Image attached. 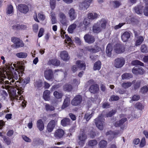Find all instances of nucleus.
Wrapping results in <instances>:
<instances>
[{"instance_id": "nucleus-55", "label": "nucleus", "mask_w": 148, "mask_h": 148, "mask_svg": "<svg viewBox=\"0 0 148 148\" xmlns=\"http://www.w3.org/2000/svg\"><path fill=\"white\" fill-rule=\"evenodd\" d=\"M148 92V88L146 86H144L141 88V92L144 94Z\"/></svg>"}, {"instance_id": "nucleus-37", "label": "nucleus", "mask_w": 148, "mask_h": 148, "mask_svg": "<svg viewBox=\"0 0 148 148\" xmlns=\"http://www.w3.org/2000/svg\"><path fill=\"white\" fill-rule=\"evenodd\" d=\"M16 56L19 58H25L27 56V53L25 52H20L16 53Z\"/></svg>"}, {"instance_id": "nucleus-20", "label": "nucleus", "mask_w": 148, "mask_h": 148, "mask_svg": "<svg viewBox=\"0 0 148 148\" xmlns=\"http://www.w3.org/2000/svg\"><path fill=\"white\" fill-rule=\"evenodd\" d=\"M37 127L40 131H42L44 128V125L41 119H39L37 121Z\"/></svg>"}, {"instance_id": "nucleus-46", "label": "nucleus", "mask_w": 148, "mask_h": 148, "mask_svg": "<svg viewBox=\"0 0 148 148\" xmlns=\"http://www.w3.org/2000/svg\"><path fill=\"white\" fill-rule=\"evenodd\" d=\"M101 27V29H104L106 27L107 21L105 19H102L100 21Z\"/></svg>"}, {"instance_id": "nucleus-30", "label": "nucleus", "mask_w": 148, "mask_h": 148, "mask_svg": "<svg viewBox=\"0 0 148 148\" xmlns=\"http://www.w3.org/2000/svg\"><path fill=\"white\" fill-rule=\"evenodd\" d=\"M127 120V119L126 118H124L116 122L114 125L116 127H119L122 125Z\"/></svg>"}, {"instance_id": "nucleus-49", "label": "nucleus", "mask_w": 148, "mask_h": 148, "mask_svg": "<svg viewBox=\"0 0 148 148\" xmlns=\"http://www.w3.org/2000/svg\"><path fill=\"white\" fill-rule=\"evenodd\" d=\"M53 95L57 99H60L62 96V94L61 93H59L57 91H55L53 93Z\"/></svg>"}, {"instance_id": "nucleus-17", "label": "nucleus", "mask_w": 148, "mask_h": 148, "mask_svg": "<svg viewBox=\"0 0 148 148\" xmlns=\"http://www.w3.org/2000/svg\"><path fill=\"white\" fill-rule=\"evenodd\" d=\"M85 42L89 44L93 43L95 41V38L94 36L89 34H86L84 37Z\"/></svg>"}, {"instance_id": "nucleus-6", "label": "nucleus", "mask_w": 148, "mask_h": 148, "mask_svg": "<svg viewBox=\"0 0 148 148\" xmlns=\"http://www.w3.org/2000/svg\"><path fill=\"white\" fill-rule=\"evenodd\" d=\"M125 63V60L123 58H118L114 60V65L116 68L122 67Z\"/></svg>"}, {"instance_id": "nucleus-35", "label": "nucleus", "mask_w": 148, "mask_h": 148, "mask_svg": "<svg viewBox=\"0 0 148 148\" xmlns=\"http://www.w3.org/2000/svg\"><path fill=\"white\" fill-rule=\"evenodd\" d=\"M13 7L12 5H8L6 9V13L7 14H10L14 12Z\"/></svg>"}, {"instance_id": "nucleus-60", "label": "nucleus", "mask_w": 148, "mask_h": 148, "mask_svg": "<svg viewBox=\"0 0 148 148\" xmlns=\"http://www.w3.org/2000/svg\"><path fill=\"white\" fill-rule=\"evenodd\" d=\"M17 30L24 29L26 28V27L24 25L18 24H17Z\"/></svg>"}, {"instance_id": "nucleus-32", "label": "nucleus", "mask_w": 148, "mask_h": 148, "mask_svg": "<svg viewBox=\"0 0 148 148\" xmlns=\"http://www.w3.org/2000/svg\"><path fill=\"white\" fill-rule=\"evenodd\" d=\"M97 14L96 13H89L88 14V18L90 20H92L97 18Z\"/></svg>"}, {"instance_id": "nucleus-59", "label": "nucleus", "mask_w": 148, "mask_h": 148, "mask_svg": "<svg viewBox=\"0 0 148 148\" xmlns=\"http://www.w3.org/2000/svg\"><path fill=\"white\" fill-rule=\"evenodd\" d=\"M119 97L118 96L113 95L110 97V99L112 101H117L119 99Z\"/></svg>"}, {"instance_id": "nucleus-36", "label": "nucleus", "mask_w": 148, "mask_h": 148, "mask_svg": "<svg viewBox=\"0 0 148 148\" xmlns=\"http://www.w3.org/2000/svg\"><path fill=\"white\" fill-rule=\"evenodd\" d=\"M144 2L145 3V6L143 13L145 16H148V0H145Z\"/></svg>"}, {"instance_id": "nucleus-41", "label": "nucleus", "mask_w": 148, "mask_h": 148, "mask_svg": "<svg viewBox=\"0 0 148 148\" xmlns=\"http://www.w3.org/2000/svg\"><path fill=\"white\" fill-rule=\"evenodd\" d=\"M77 25L75 24H73L70 25L68 28V31L70 33H72L74 29H75Z\"/></svg>"}, {"instance_id": "nucleus-15", "label": "nucleus", "mask_w": 148, "mask_h": 148, "mask_svg": "<svg viewBox=\"0 0 148 148\" xmlns=\"http://www.w3.org/2000/svg\"><path fill=\"white\" fill-rule=\"evenodd\" d=\"M114 50L115 52L118 53H121L125 51V48L122 45L117 44L115 46Z\"/></svg>"}, {"instance_id": "nucleus-63", "label": "nucleus", "mask_w": 148, "mask_h": 148, "mask_svg": "<svg viewBox=\"0 0 148 148\" xmlns=\"http://www.w3.org/2000/svg\"><path fill=\"white\" fill-rule=\"evenodd\" d=\"M125 23H120L119 25L115 26L114 28L115 29H117L120 28Z\"/></svg>"}, {"instance_id": "nucleus-50", "label": "nucleus", "mask_w": 148, "mask_h": 148, "mask_svg": "<svg viewBox=\"0 0 148 148\" xmlns=\"http://www.w3.org/2000/svg\"><path fill=\"white\" fill-rule=\"evenodd\" d=\"M141 51L144 53H147L148 52V50L145 44L142 45L140 48Z\"/></svg>"}, {"instance_id": "nucleus-31", "label": "nucleus", "mask_w": 148, "mask_h": 148, "mask_svg": "<svg viewBox=\"0 0 148 148\" xmlns=\"http://www.w3.org/2000/svg\"><path fill=\"white\" fill-rule=\"evenodd\" d=\"M48 63L50 65L52 64L54 66H58L60 64V62L57 59H54L49 60Z\"/></svg>"}, {"instance_id": "nucleus-45", "label": "nucleus", "mask_w": 148, "mask_h": 148, "mask_svg": "<svg viewBox=\"0 0 148 148\" xmlns=\"http://www.w3.org/2000/svg\"><path fill=\"white\" fill-rule=\"evenodd\" d=\"M132 77V76L131 74L125 73L122 75V78L123 79H128Z\"/></svg>"}, {"instance_id": "nucleus-13", "label": "nucleus", "mask_w": 148, "mask_h": 148, "mask_svg": "<svg viewBox=\"0 0 148 148\" xmlns=\"http://www.w3.org/2000/svg\"><path fill=\"white\" fill-rule=\"evenodd\" d=\"M132 72L135 75L143 74L145 72L144 70L140 67L135 66L132 70Z\"/></svg>"}, {"instance_id": "nucleus-1", "label": "nucleus", "mask_w": 148, "mask_h": 148, "mask_svg": "<svg viewBox=\"0 0 148 148\" xmlns=\"http://www.w3.org/2000/svg\"><path fill=\"white\" fill-rule=\"evenodd\" d=\"M8 69L7 71H5V74L7 76L8 79L6 82V84L18 86V88H17L18 90V93H23L24 92V85L29 82V79L27 77L22 79L20 82L16 81L15 82L14 79L16 80L18 77H21L22 76L25 69L24 66L15 64H12L8 66Z\"/></svg>"}, {"instance_id": "nucleus-56", "label": "nucleus", "mask_w": 148, "mask_h": 148, "mask_svg": "<svg viewBox=\"0 0 148 148\" xmlns=\"http://www.w3.org/2000/svg\"><path fill=\"white\" fill-rule=\"evenodd\" d=\"M135 107L139 110H142L143 108L142 104L139 103H136L135 105Z\"/></svg>"}, {"instance_id": "nucleus-54", "label": "nucleus", "mask_w": 148, "mask_h": 148, "mask_svg": "<svg viewBox=\"0 0 148 148\" xmlns=\"http://www.w3.org/2000/svg\"><path fill=\"white\" fill-rule=\"evenodd\" d=\"M116 112L114 110H112L106 114V117H110L112 116Z\"/></svg>"}, {"instance_id": "nucleus-26", "label": "nucleus", "mask_w": 148, "mask_h": 148, "mask_svg": "<svg viewBox=\"0 0 148 148\" xmlns=\"http://www.w3.org/2000/svg\"><path fill=\"white\" fill-rule=\"evenodd\" d=\"M101 66V63L100 60H98L94 64L93 69L94 71L99 70Z\"/></svg>"}, {"instance_id": "nucleus-43", "label": "nucleus", "mask_w": 148, "mask_h": 148, "mask_svg": "<svg viewBox=\"0 0 148 148\" xmlns=\"http://www.w3.org/2000/svg\"><path fill=\"white\" fill-rule=\"evenodd\" d=\"M45 108L46 111H52L55 109V108L53 106L49 104H46L45 106Z\"/></svg>"}, {"instance_id": "nucleus-52", "label": "nucleus", "mask_w": 148, "mask_h": 148, "mask_svg": "<svg viewBox=\"0 0 148 148\" xmlns=\"http://www.w3.org/2000/svg\"><path fill=\"white\" fill-rule=\"evenodd\" d=\"M50 4L51 8L52 10L54 9L56 7V1H54L52 0H50Z\"/></svg>"}, {"instance_id": "nucleus-14", "label": "nucleus", "mask_w": 148, "mask_h": 148, "mask_svg": "<svg viewBox=\"0 0 148 148\" xmlns=\"http://www.w3.org/2000/svg\"><path fill=\"white\" fill-rule=\"evenodd\" d=\"M78 138L80 140L78 143L79 145L83 146L84 144L85 141L87 139V136L84 132H82L79 136Z\"/></svg>"}, {"instance_id": "nucleus-42", "label": "nucleus", "mask_w": 148, "mask_h": 148, "mask_svg": "<svg viewBox=\"0 0 148 148\" xmlns=\"http://www.w3.org/2000/svg\"><path fill=\"white\" fill-rule=\"evenodd\" d=\"M119 134V132H113L112 131H110L106 133V135H110L113 138H114L116 137Z\"/></svg>"}, {"instance_id": "nucleus-48", "label": "nucleus", "mask_w": 148, "mask_h": 148, "mask_svg": "<svg viewBox=\"0 0 148 148\" xmlns=\"http://www.w3.org/2000/svg\"><path fill=\"white\" fill-rule=\"evenodd\" d=\"M132 64L133 65H139L141 66L143 65V63L138 60H135L132 61Z\"/></svg>"}, {"instance_id": "nucleus-47", "label": "nucleus", "mask_w": 148, "mask_h": 148, "mask_svg": "<svg viewBox=\"0 0 148 148\" xmlns=\"http://www.w3.org/2000/svg\"><path fill=\"white\" fill-rule=\"evenodd\" d=\"M144 40L143 37L142 36H140L137 38L136 42V45L138 46L140 45Z\"/></svg>"}, {"instance_id": "nucleus-33", "label": "nucleus", "mask_w": 148, "mask_h": 148, "mask_svg": "<svg viewBox=\"0 0 148 148\" xmlns=\"http://www.w3.org/2000/svg\"><path fill=\"white\" fill-rule=\"evenodd\" d=\"M143 7L141 5L135 7L134 8L135 12L138 14H142Z\"/></svg>"}, {"instance_id": "nucleus-16", "label": "nucleus", "mask_w": 148, "mask_h": 148, "mask_svg": "<svg viewBox=\"0 0 148 148\" xmlns=\"http://www.w3.org/2000/svg\"><path fill=\"white\" fill-rule=\"evenodd\" d=\"M68 14L71 21H72L76 18L77 14L73 8H71L69 10Z\"/></svg>"}, {"instance_id": "nucleus-23", "label": "nucleus", "mask_w": 148, "mask_h": 148, "mask_svg": "<svg viewBox=\"0 0 148 148\" xmlns=\"http://www.w3.org/2000/svg\"><path fill=\"white\" fill-rule=\"evenodd\" d=\"M76 64L78 66V68L81 70H84L86 68V64L84 62L81 61H77L76 62Z\"/></svg>"}, {"instance_id": "nucleus-34", "label": "nucleus", "mask_w": 148, "mask_h": 148, "mask_svg": "<svg viewBox=\"0 0 148 148\" xmlns=\"http://www.w3.org/2000/svg\"><path fill=\"white\" fill-rule=\"evenodd\" d=\"M107 142L104 140H102L99 144V148H106L107 145Z\"/></svg>"}, {"instance_id": "nucleus-40", "label": "nucleus", "mask_w": 148, "mask_h": 148, "mask_svg": "<svg viewBox=\"0 0 148 148\" xmlns=\"http://www.w3.org/2000/svg\"><path fill=\"white\" fill-rule=\"evenodd\" d=\"M132 85V83L130 82H123L121 84L122 87L124 89H127Z\"/></svg>"}, {"instance_id": "nucleus-5", "label": "nucleus", "mask_w": 148, "mask_h": 148, "mask_svg": "<svg viewBox=\"0 0 148 148\" xmlns=\"http://www.w3.org/2000/svg\"><path fill=\"white\" fill-rule=\"evenodd\" d=\"M12 41L14 44L16 48L23 47L24 46V44L23 41L17 38H13L12 39Z\"/></svg>"}, {"instance_id": "nucleus-22", "label": "nucleus", "mask_w": 148, "mask_h": 148, "mask_svg": "<svg viewBox=\"0 0 148 148\" xmlns=\"http://www.w3.org/2000/svg\"><path fill=\"white\" fill-rule=\"evenodd\" d=\"M101 30V28L100 27L98 23L95 24L93 26L92 30L95 33H98L100 32Z\"/></svg>"}, {"instance_id": "nucleus-62", "label": "nucleus", "mask_w": 148, "mask_h": 148, "mask_svg": "<svg viewBox=\"0 0 148 148\" xmlns=\"http://www.w3.org/2000/svg\"><path fill=\"white\" fill-rule=\"evenodd\" d=\"M141 82L140 81L137 82L134 84V88L136 89L138 88L140 86Z\"/></svg>"}, {"instance_id": "nucleus-8", "label": "nucleus", "mask_w": 148, "mask_h": 148, "mask_svg": "<svg viewBox=\"0 0 148 148\" xmlns=\"http://www.w3.org/2000/svg\"><path fill=\"white\" fill-rule=\"evenodd\" d=\"M57 123V121L56 120H52L48 124L47 130L49 132H51L55 128Z\"/></svg>"}, {"instance_id": "nucleus-29", "label": "nucleus", "mask_w": 148, "mask_h": 148, "mask_svg": "<svg viewBox=\"0 0 148 148\" xmlns=\"http://www.w3.org/2000/svg\"><path fill=\"white\" fill-rule=\"evenodd\" d=\"M70 103V98L66 97L64 99V101L62 105V108L64 109L67 107L68 106Z\"/></svg>"}, {"instance_id": "nucleus-44", "label": "nucleus", "mask_w": 148, "mask_h": 148, "mask_svg": "<svg viewBox=\"0 0 148 148\" xmlns=\"http://www.w3.org/2000/svg\"><path fill=\"white\" fill-rule=\"evenodd\" d=\"M93 114L92 112H87L85 114L84 118L87 121H88L92 116Z\"/></svg>"}, {"instance_id": "nucleus-12", "label": "nucleus", "mask_w": 148, "mask_h": 148, "mask_svg": "<svg viewBox=\"0 0 148 148\" xmlns=\"http://www.w3.org/2000/svg\"><path fill=\"white\" fill-rule=\"evenodd\" d=\"M18 9L20 12L24 14L27 13L29 10L28 7L24 4H20L18 5Z\"/></svg>"}, {"instance_id": "nucleus-10", "label": "nucleus", "mask_w": 148, "mask_h": 148, "mask_svg": "<svg viewBox=\"0 0 148 148\" xmlns=\"http://www.w3.org/2000/svg\"><path fill=\"white\" fill-rule=\"evenodd\" d=\"M44 76L47 80H50L53 78L52 71L51 69L46 70L44 72Z\"/></svg>"}, {"instance_id": "nucleus-4", "label": "nucleus", "mask_w": 148, "mask_h": 148, "mask_svg": "<svg viewBox=\"0 0 148 148\" xmlns=\"http://www.w3.org/2000/svg\"><path fill=\"white\" fill-rule=\"evenodd\" d=\"M82 97L81 95H76L72 100L71 104L74 106H77L80 104L82 101Z\"/></svg>"}, {"instance_id": "nucleus-27", "label": "nucleus", "mask_w": 148, "mask_h": 148, "mask_svg": "<svg viewBox=\"0 0 148 148\" xmlns=\"http://www.w3.org/2000/svg\"><path fill=\"white\" fill-rule=\"evenodd\" d=\"M50 91L48 90H45L43 92V97L46 101H49L50 99Z\"/></svg>"}, {"instance_id": "nucleus-25", "label": "nucleus", "mask_w": 148, "mask_h": 148, "mask_svg": "<svg viewBox=\"0 0 148 148\" xmlns=\"http://www.w3.org/2000/svg\"><path fill=\"white\" fill-rule=\"evenodd\" d=\"M61 125L63 126H66L70 124V120L69 118H64L61 121Z\"/></svg>"}, {"instance_id": "nucleus-39", "label": "nucleus", "mask_w": 148, "mask_h": 148, "mask_svg": "<svg viewBox=\"0 0 148 148\" xmlns=\"http://www.w3.org/2000/svg\"><path fill=\"white\" fill-rule=\"evenodd\" d=\"M65 36L66 39V40L68 42H69L68 43V45L69 46H70V47H72L73 48L74 45L73 44V42L71 39V38L66 34L65 35Z\"/></svg>"}, {"instance_id": "nucleus-2", "label": "nucleus", "mask_w": 148, "mask_h": 148, "mask_svg": "<svg viewBox=\"0 0 148 148\" xmlns=\"http://www.w3.org/2000/svg\"><path fill=\"white\" fill-rule=\"evenodd\" d=\"M5 71L3 68H0V84H3L2 87L8 90L9 94L10 96L13 99L17 100H20L21 97H19L18 95H20L22 93H18V90L17 88L18 86H14V85L8 84H6V82L8 80H6L4 82V79L6 78L5 75ZM18 87H19L18 86Z\"/></svg>"}, {"instance_id": "nucleus-51", "label": "nucleus", "mask_w": 148, "mask_h": 148, "mask_svg": "<svg viewBox=\"0 0 148 148\" xmlns=\"http://www.w3.org/2000/svg\"><path fill=\"white\" fill-rule=\"evenodd\" d=\"M97 141L95 140H90L88 143V145L89 146L91 147L94 146L97 144Z\"/></svg>"}, {"instance_id": "nucleus-3", "label": "nucleus", "mask_w": 148, "mask_h": 148, "mask_svg": "<svg viewBox=\"0 0 148 148\" xmlns=\"http://www.w3.org/2000/svg\"><path fill=\"white\" fill-rule=\"evenodd\" d=\"M105 119L103 116H99L94 120V123L97 128L100 130L103 128Z\"/></svg>"}, {"instance_id": "nucleus-21", "label": "nucleus", "mask_w": 148, "mask_h": 148, "mask_svg": "<svg viewBox=\"0 0 148 148\" xmlns=\"http://www.w3.org/2000/svg\"><path fill=\"white\" fill-rule=\"evenodd\" d=\"M130 35L128 32H124L121 35V38L122 40L124 42H126L130 38Z\"/></svg>"}, {"instance_id": "nucleus-58", "label": "nucleus", "mask_w": 148, "mask_h": 148, "mask_svg": "<svg viewBox=\"0 0 148 148\" xmlns=\"http://www.w3.org/2000/svg\"><path fill=\"white\" fill-rule=\"evenodd\" d=\"M145 144V138H143L141 141L140 146L141 147H143Z\"/></svg>"}, {"instance_id": "nucleus-24", "label": "nucleus", "mask_w": 148, "mask_h": 148, "mask_svg": "<svg viewBox=\"0 0 148 148\" xmlns=\"http://www.w3.org/2000/svg\"><path fill=\"white\" fill-rule=\"evenodd\" d=\"M112 45L110 44L108 45L106 49V53L108 56L110 57L112 56Z\"/></svg>"}, {"instance_id": "nucleus-11", "label": "nucleus", "mask_w": 148, "mask_h": 148, "mask_svg": "<svg viewBox=\"0 0 148 148\" xmlns=\"http://www.w3.org/2000/svg\"><path fill=\"white\" fill-rule=\"evenodd\" d=\"M64 134V131L61 129L56 130L54 133V136L57 139L62 138Z\"/></svg>"}, {"instance_id": "nucleus-28", "label": "nucleus", "mask_w": 148, "mask_h": 148, "mask_svg": "<svg viewBox=\"0 0 148 148\" xmlns=\"http://www.w3.org/2000/svg\"><path fill=\"white\" fill-rule=\"evenodd\" d=\"M101 49V48L99 47L95 46L93 47L89 48L88 50L91 53H95L99 51Z\"/></svg>"}, {"instance_id": "nucleus-38", "label": "nucleus", "mask_w": 148, "mask_h": 148, "mask_svg": "<svg viewBox=\"0 0 148 148\" xmlns=\"http://www.w3.org/2000/svg\"><path fill=\"white\" fill-rule=\"evenodd\" d=\"M63 89L64 91L69 92L71 90L72 87L71 85L67 84L63 86Z\"/></svg>"}, {"instance_id": "nucleus-18", "label": "nucleus", "mask_w": 148, "mask_h": 148, "mask_svg": "<svg viewBox=\"0 0 148 148\" xmlns=\"http://www.w3.org/2000/svg\"><path fill=\"white\" fill-rule=\"evenodd\" d=\"M99 89L98 85L97 84H94L90 86L89 91L92 93H95L98 91Z\"/></svg>"}, {"instance_id": "nucleus-53", "label": "nucleus", "mask_w": 148, "mask_h": 148, "mask_svg": "<svg viewBox=\"0 0 148 148\" xmlns=\"http://www.w3.org/2000/svg\"><path fill=\"white\" fill-rule=\"evenodd\" d=\"M42 83L41 80L36 81L34 82L35 86L37 87H40L42 86Z\"/></svg>"}, {"instance_id": "nucleus-7", "label": "nucleus", "mask_w": 148, "mask_h": 148, "mask_svg": "<svg viewBox=\"0 0 148 148\" xmlns=\"http://www.w3.org/2000/svg\"><path fill=\"white\" fill-rule=\"evenodd\" d=\"M92 0H85L81 3L79 5L81 10H86L89 7Z\"/></svg>"}, {"instance_id": "nucleus-19", "label": "nucleus", "mask_w": 148, "mask_h": 148, "mask_svg": "<svg viewBox=\"0 0 148 148\" xmlns=\"http://www.w3.org/2000/svg\"><path fill=\"white\" fill-rule=\"evenodd\" d=\"M60 55L61 59L64 61H66L69 58L68 54L67 52L66 51L61 52Z\"/></svg>"}, {"instance_id": "nucleus-61", "label": "nucleus", "mask_w": 148, "mask_h": 148, "mask_svg": "<svg viewBox=\"0 0 148 148\" xmlns=\"http://www.w3.org/2000/svg\"><path fill=\"white\" fill-rule=\"evenodd\" d=\"M23 139L26 142H31V140L27 137L25 135H23L22 136Z\"/></svg>"}, {"instance_id": "nucleus-64", "label": "nucleus", "mask_w": 148, "mask_h": 148, "mask_svg": "<svg viewBox=\"0 0 148 148\" xmlns=\"http://www.w3.org/2000/svg\"><path fill=\"white\" fill-rule=\"evenodd\" d=\"M80 82V79H74L73 82V84L75 85H78L79 84Z\"/></svg>"}, {"instance_id": "nucleus-9", "label": "nucleus", "mask_w": 148, "mask_h": 148, "mask_svg": "<svg viewBox=\"0 0 148 148\" xmlns=\"http://www.w3.org/2000/svg\"><path fill=\"white\" fill-rule=\"evenodd\" d=\"M59 20L62 24L64 25H66L67 23L66 16L63 12H60L58 14Z\"/></svg>"}, {"instance_id": "nucleus-57", "label": "nucleus", "mask_w": 148, "mask_h": 148, "mask_svg": "<svg viewBox=\"0 0 148 148\" xmlns=\"http://www.w3.org/2000/svg\"><path fill=\"white\" fill-rule=\"evenodd\" d=\"M38 17L39 19L41 21H44L45 19V16L43 14L40 13L38 14Z\"/></svg>"}]
</instances>
